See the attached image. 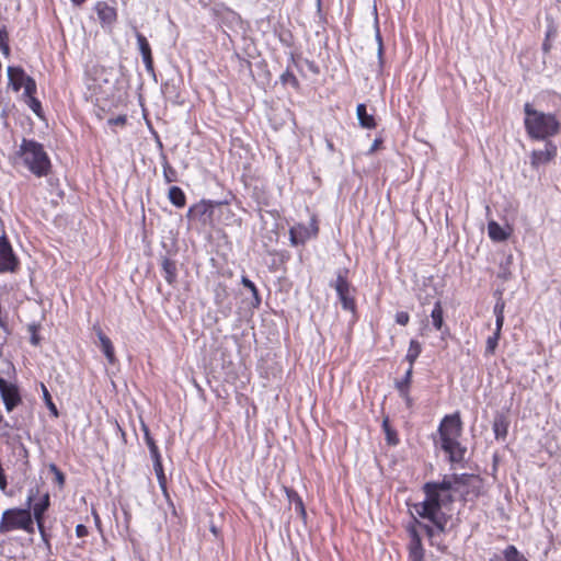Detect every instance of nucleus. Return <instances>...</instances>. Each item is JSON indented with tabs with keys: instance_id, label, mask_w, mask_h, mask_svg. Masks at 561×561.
Here are the masks:
<instances>
[{
	"instance_id": "nucleus-1",
	"label": "nucleus",
	"mask_w": 561,
	"mask_h": 561,
	"mask_svg": "<svg viewBox=\"0 0 561 561\" xmlns=\"http://www.w3.org/2000/svg\"><path fill=\"white\" fill-rule=\"evenodd\" d=\"M478 482V478L471 474H453L444 477L440 482L424 484L425 499L415 503L412 508L414 514L428 522H416V524L426 534L432 546L442 548V534L445 533L449 520L446 508L454 501V496L456 494L465 499L476 496L474 490Z\"/></svg>"
},
{
	"instance_id": "nucleus-2",
	"label": "nucleus",
	"mask_w": 561,
	"mask_h": 561,
	"mask_svg": "<svg viewBox=\"0 0 561 561\" xmlns=\"http://www.w3.org/2000/svg\"><path fill=\"white\" fill-rule=\"evenodd\" d=\"M16 158L35 176H46L50 171V160L42 144L23 138Z\"/></svg>"
},
{
	"instance_id": "nucleus-3",
	"label": "nucleus",
	"mask_w": 561,
	"mask_h": 561,
	"mask_svg": "<svg viewBox=\"0 0 561 561\" xmlns=\"http://www.w3.org/2000/svg\"><path fill=\"white\" fill-rule=\"evenodd\" d=\"M525 128L535 139H546L554 136L560 129V123L553 114L533 108L529 103L524 106Z\"/></svg>"
},
{
	"instance_id": "nucleus-4",
	"label": "nucleus",
	"mask_w": 561,
	"mask_h": 561,
	"mask_svg": "<svg viewBox=\"0 0 561 561\" xmlns=\"http://www.w3.org/2000/svg\"><path fill=\"white\" fill-rule=\"evenodd\" d=\"M16 529L34 533L33 517L27 508H10L2 513L0 533L7 534Z\"/></svg>"
},
{
	"instance_id": "nucleus-5",
	"label": "nucleus",
	"mask_w": 561,
	"mask_h": 561,
	"mask_svg": "<svg viewBox=\"0 0 561 561\" xmlns=\"http://www.w3.org/2000/svg\"><path fill=\"white\" fill-rule=\"evenodd\" d=\"M190 227L207 233L210 226V203L201 201L190 207L187 213Z\"/></svg>"
},
{
	"instance_id": "nucleus-6",
	"label": "nucleus",
	"mask_w": 561,
	"mask_h": 561,
	"mask_svg": "<svg viewBox=\"0 0 561 561\" xmlns=\"http://www.w3.org/2000/svg\"><path fill=\"white\" fill-rule=\"evenodd\" d=\"M9 85L15 91L24 88V95L31 98L36 92L35 80L26 76L21 67H8Z\"/></svg>"
},
{
	"instance_id": "nucleus-7",
	"label": "nucleus",
	"mask_w": 561,
	"mask_h": 561,
	"mask_svg": "<svg viewBox=\"0 0 561 561\" xmlns=\"http://www.w3.org/2000/svg\"><path fill=\"white\" fill-rule=\"evenodd\" d=\"M19 267V259L13 252V249L3 234L0 237V273H14Z\"/></svg>"
},
{
	"instance_id": "nucleus-8",
	"label": "nucleus",
	"mask_w": 561,
	"mask_h": 561,
	"mask_svg": "<svg viewBox=\"0 0 561 561\" xmlns=\"http://www.w3.org/2000/svg\"><path fill=\"white\" fill-rule=\"evenodd\" d=\"M333 286L339 296L343 309L353 312L355 310V302L352 295V288L346 277L339 273Z\"/></svg>"
},
{
	"instance_id": "nucleus-9",
	"label": "nucleus",
	"mask_w": 561,
	"mask_h": 561,
	"mask_svg": "<svg viewBox=\"0 0 561 561\" xmlns=\"http://www.w3.org/2000/svg\"><path fill=\"white\" fill-rule=\"evenodd\" d=\"M0 396L8 412H11L21 403V397L18 387L14 383L8 382L2 377H0Z\"/></svg>"
},
{
	"instance_id": "nucleus-10",
	"label": "nucleus",
	"mask_w": 561,
	"mask_h": 561,
	"mask_svg": "<svg viewBox=\"0 0 561 561\" xmlns=\"http://www.w3.org/2000/svg\"><path fill=\"white\" fill-rule=\"evenodd\" d=\"M318 232V227L314 220H310L308 225L298 224L290 228V241L293 244L305 243L310 238L314 237Z\"/></svg>"
},
{
	"instance_id": "nucleus-11",
	"label": "nucleus",
	"mask_w": 561,
	"mask_h": 561,
	"mask_svg": "<svg viewBox=\"0 0 561 561\" xmlns=\"http://www.w3.org/2000/svg\"><path fill=\"white\" fill-rule=\"evenodd\" d=\"M135 35L137 39L138 49L140 51L147 72L154 73L153 58L149 42L147 41L146 36H144L138 31L135 32Z\"/></svg>"
},
{
	"instance_id": "nucleus-12",
	"label": "nucleus",
	"mask_w": 561,
	"mask_h": 561,
	"mask_svg": "<svg viewBox=\"0 0 561 561\" xmlns=\"http://www.w3.org/2000/svg\"><path fill=\"white\" fill-rule=\"evenodd\" d=\"M225 279L222 283L218 282L217 288L215 289V301L221 307L224 314H227L231 310L232 301L230 297V286Z\"/></svg>"
},
{
	"instance_id": "nucleus-13",
	"label": "nucleus",
	"mask_w": 561,
	"mask_h": 561,
	"mask_svg": "<svg viewBox=\"0 0 561 561\" xmlns=\"http://www.w3.org/2000/svg\"><path fill=\"white\" fill-rule=\"evenodd\" d=\"M461 422L458 414L446 415L439 426L440 436H459Z\"/></svg>"
},
{
	"instance_id": "nucleus-14",
	"label": "nucleus",
	"mask_w": 561,
	"mask_h": 561,
	"mask_svg": "<svg viewBox=\"0 0 561 561\" xmlns=\"http://www.w3.org/2000/svg\"><path fill=\"white\" fill-rule=\"evenodd\" d=\"M556 154L557 147L551 142H547L543 149L533 151L531 163L535 167L546 164L551 161Z\"/></svg>"
},
{
	"instance_id": "nucleus-15",
	"label": "nucleus",
	"mask_w": 561,
	"mask_h": 561,
	"mask_svg": "<svg viewBox=\"0 0 561 561\" xmlns=\"http://www.w3.org/2000/svg\"><path fill=\"white\" fill-rule=\"evenodd\" d=\"M94 9L102 24L112 25L117 19L116 9L105 1H99Z\"/></svg>"
},
{
	"instance_id": "nucleus-16",
	"label": "nucleus",
	"mask_w": 561,
	"mask_h": 561,
	"mask_svg": "<svg viewBox=\"0 0 561 561\" xmlns=\"http://www.w3.org/2000/svg\"><path fill=\"white\" fill-rule=\"evenodd\" d=\"M93 330L96 333V336L100 341V347L105 355L106 359L110 364H114L115 362V351L111 340L103 333L102 329L99 325H94Z\"/></svg>"
},
{
	"instance_id": "nucleus-17",
	"label": "nucleus",
	"mask_w": 561,
	"mask_h": 561,
	"mask_svg": "<svg viewBox=\"0 0 561 561\" xmlns=\"http://www.w3.org/2000/svg\"><path fill=\"white\" fill-rule=\"evenodd\" d=\"M48 507H49V495L48 494H45L43 496V499L39 502L35 503L33 506L34 519L37 523V527H38L39 533L43 538L45 537L43 517H44V513L47 511Z\"/></svg>"
},
{
	"instance_id": "nucleus-18",
	"label": "nucleus",
	"mask_w": 561,
	"mask_h": 561,
	"mask_svg": "<svg viewBox=\"0 0 561 561\" xmlns=\"http://www.w3.org/2000/svg\"><path fill=\"white\" fill-rule=\"evenodd\" d=\"M458 437L459 436H440L442 448L449 454L451 461H457L461 458V455H458L460 449L457 440Z\"/></svg>"
},
{
	"instance_id": "nucleus-19",
	"label": "nucleus",
	"mask_w": 561,
	"mask_h": 561,
	"mask_svg": "<svg viewBox=\"0 0 561 561\" xmlns=\"http://www.w3.org/2000/svg\"><path fill=\"white\" fill-rule=\"evenodd\" d=\"M356 116L360 127L373 129L376 127V122L373 115L367 113L365 104H358L356 107Z\"/></svg>"
},
{
	"instance_id": "nucleus-20",
	"label": "nucleus",
	"mask_w": 561,
	"mask_h": 561,
	"mask_svg": "<svg viewBox=\"0 0 561 561\" xmlns=\"http://www.w3.org/2000/svg\"><path fill=\"white\" fill-rule=\"evenodd\" d=\"M162 271L164 279L172 285L176 280V264L174 261L164 257L162 260Z\"/></svg>"
},
{
	"instance_id": "nucleus-21",
	"label": "nucleus",
	"mask_w": 561,
	"mask_h": 561,
	"mask_svg": "<svg viewBox=\"0 0 561 561\" xmlns=\"http://www.w3.org/2000/svg\"><path fill=\"white\" fill-rule=\"evenodd\" d=\"M488 233L493 241L497 242L505 241L508 238V233L496 221L488 224Z\"/></svg>"
},
{
	"instance_id": "nucleus-22",
	"label": "nucleus",
	"mask_w": 561,
	"mask_h": 561,
	"mask_svg": "<svg viewBox=\"0 0 561 561\" xmlns=\"http://www.w3.org/2000/svg\"><path fill=\"white\" fill-rule=\"evenodd\" d=\"M431 320L433 327L437 331H443L444 329V311L440 301H436L434 308L431 312Z\"/></svg>"
},
{
	"instance_id": "nucleus-23",
	"label": "nucleus",
	"mask_w": 561,
	"mask_h": 561,
	"mask_svg": "<svg viewBox=\"0 0 561 561\" xmlns=\"http://www.w3.org/2000/svg\"><path fill=\"white\" fill-rule=\"evenodd\" d=\"M508 422L503 416H496L493 422V431L496 438H505L507 435Z\"/></svg>"
},
{
	"instance_id": "nucleus-24",
	"label": "nucleus",
	"mask_w": 561,
	"mask_h": 561,
	"mask_svg": "<svg viewBox=\"0 0 561 561\" xmlns=\"http://www.w3.org/2000/svg\"><path fill=\"white\" fill-rule=\"evenodd\" d=\"M421 352H422L421 344L417 341H415V340H411L409 348H408V352H407V355H405V359L410 364L409 367L413 368V364L417 359V357L420 356Z\"/></svg>"
},
{
	"instance_id": "nucleus-25",
	"label": "nucleus",
	"mask_w": 561,
	"mask_h": 561,
	"mask_svg": "<svg viewBox=\"0 0 561 561\" xmlns=\"http://www.w3.org/2000/svg\"><path fill=\"white\" fill-rule=\"evenodd\" d=\"M169 199L176 207H183L186 202L183 191L178 186L170 187Z\"/></svg>"
},
{
	"instance_id": "nucleus-26",
	"label": "nucleus",
	"mask_w": 561,
	"mask_h": 561,
	"mask_svg": "<svg viewBox=\"0 0 561 561\" xmlns=\"http://www.w3.org/2000/svg\"><path fill=\"white\" fill-rule=\"evenodd\" d=\"M153 460V469L158 479V482L163 491H165L167 478L163 471L161 457L152 459Z\"/></svg>"
},
{
	"instance_id": "nucleus-27",
	"label": "nucleus",
	"mask_w": 561,
	"mask_h": 561,
	"mask_svg": "<svg viewBox=\"0 0 561 561\" xmlns=\"http://www.w3.org/2000/svg\"><path fill=\"white\" fill-rule=\"evenodd\" d=\"M500 335H501V330H499V327H495V331H494L493 335L489 336L486 340L485 355L494 354V352L497 347Z\"/></svg>"
},
{
	"instance_id": "nucleus-28",
	"label": "nucleus",
	"mask_w": 561,
	"mask_h": 561,
	"mask_svg": "<svg viewBox=\"0 0 561 561\" xmlns=\"http://www.w3.org/2000/svg\"><path fill=\"white\" fill-rule=\"evenodd\" d=\"M504 308L505 302L500 298L494 306V314H495V327H499V330H502L504 323Z\"/></svg>"
},
{
	"instance_id": "nucleus-29",
	"label": "nucleus",
	"mask_w": 561,
	"mask_h": 561,
	"mask_svg": "<svg viewBox=\"0 0 561 561\" xmlns=\"http://www.w3.org/2000/svg\"><path fill=\"white\" fill-rule=\"evenodd\" d=\"M412 373H413V368L409 367L408 370L405 371L403 380L397 383V387H398L401 396L407 398L408 401H410V399L408 397V387L411 381Z\"/></svg>"
},
{
	"instance_id": "nucleus-30",
	"label": "nucleus",
	"mask_w": 561,
	"mask_h": 561,
	"mask_svg": "<svg viewBox=\"0 0 561 561\" xmlns=\"http://www.w3.org/2000/svg\"><path fill=\"white\" fill-rule=\"evenodd\" d=\"M290 504L295 506V511L302 517H306V511L301 499L295 492H287Z\"/></svg>"
},
{
	"instance_id": "nucleus-31",
	"label": "nucleus",
	"mask_w": 561,
	"mask_h": 561,
	"mask_svg": "<svg viewBox=\"0 0 561 561\" xmlns=\"http://www.w3.org/2000/svg\"><path fill=\"white\" fill-rule=\"evenodd\" d=\"M163 176L167 183H172L178 181V172L171 164L163 159Z\"/></svg>"
},
{
	"instance_id": "nucleus-32",
	"label": "nucleus",
	"mask_w": 561,
	"mask_h": 561,
	"mask_svg": "<svg viewBox=\"0 0 561 561\" xmlns=\"http://www.w3.org/2000/svg\"><path fill=\"white\" fill-rule=\"evenodd\" d=\"M505 561H528L514 546H508L504 550Z\"/></svg>"
},
{
	"instance_id": "nucleus-33",
	"label": "nucleus",
	"mask_w": 561,
	"mask_h": 561,
	"mask_svg": "<svg viewBox=\"0 0 561 561\" xmlns=\"http://www.w3.org/2000/svg\"><path fill=\"white\" fill-rule=\"evenodd\" d=\"M382 427H383V431H385V434H386V440H387V443H388L389 445H392V446L397 445V444H398V442H399V439H398V437H397V433H396V431H393V430L389 426V424H388V421H387V420H385V421H383Z\"/></svg>"
},
{
	"instance_id": "nucleus-34",
	"label": "nucleus",
	"mask_w": 561,
	"mask_h": 561,
	"mask_svg": "<svg viewBox=\"0 0 561 561\" xmlns=\"http://www.w3.org/2000/svg\"><path fill=\"white\" fill-rule=\"evenodd\" d=\"M409 550H424L422 547L421 537L415 529L411 530V541L409 545Z\"/></svg>"
},
{
	"instance_id": "nucleus-35",
	"label": "nucleus",
	"mask_w": 561,
	"mask_h": 561,
	"mask_svg": "<svg viewBox=\"0 0 561 561\" xmlns=\"http://www.w3.org/2000/svg\"><path fill=\"white\" fill-rule=\"evenodd\" d=\"M42 390H43V397H44V400L46 402V405L48 407V409L50 410V412L57 416L58 415V411H57V408L56 405L54 404L53 400H51V397L47 390V388L45 387L44 383H42Z\"/></svg>"
},
{
	"instance_id": "nucleus-36",
	"label": "nucleus",
	"mask_w": 561,
	"mask_h": 561,
	"mask_svg": "<svg viewBox=\"0 0 561 561\" xmlns=\"http://www.w3.org/2000/svg\"><path fill=\"white\" fill-rule=\"evenodd\" d=\"M242 284L244 285V287H247L251 290L253 298L255 300V305L256 306L260 305L261 299H260V296H259V293H257V289H256L254 283L247 277H242Z\"/></svg>"
},
{
	"instance_id": "nucleus-37",
	"label": "nucleus",
	"mask_w": 561,
	"mask_h": 561,
	"mask_svg": "<svg viewBox=\"0 0 561 561\" xmlns=\"http://www.w3.org/2000/svg\"><path fill=\"white\" fill-rule=\"evenodd\" d=\"M7 42H8V33L4 28H1L0 30V50L4 55H9V53H10V48H9V45Z\"/></svg>"
},
{
	"instance_id": "nucleus-38",
	"label": "nucleus",
	"mask_w": 561,
	"mask_h": 561,
	"mask_svg": "<svg viewBox=\"0 0 561 561\" xmlns=\"http://www.w3.org/2000/svg\"><path fill=\"white\" fill-rule=\"evenodd\" d=\"M146 440H147V445L149 447V451H150L151 458L156 459V458L161 457L160 453H159V449H158V446L154 444L153 439L151 437H149L148 434H146Z\"/></svg>"
},
{
	"instance_id": "nucleus-39",
	"label": "nucleus",
	"mask_w": 561,
	"mask_h": 561,
	"mask_svg": "<svg viewBox=\"0 0 561 561\" xmlns=\"http://www.w3.org/2000/svg\"><path fill=\"white\" fill-rule=\"evenodd\" d=\"M126 121H127L126 115H118L117 117L110 118L107 121V124L110 126H121V127H123V126H125Z\"/></svg>"
},
{
	"instance_id": "nucleus-40",
	"label": "nucleus",
	"mask_w": 561,
	"mask_h": 561,
	"mask_svg": "<svg viewBox=\"0 0 561 561\" xmlns=\"http://www.w3.org/2000/svg\"><path fill=\"white\" fill-rule=\"evenodd\" d=\"M410 316L405 311H399L396 314V322L400 325H407L409 323Z\"/></svg>"
},
{
	"instance_id": "nucleus-41",
	"label": "nucleus",
	"mask_w": 561,
	"mask_h": 561,
	"mask_svg": "<svg viewBox=\"0 0 561 561\" xmlns=\"http://www.w3.org/2000/svg\"><path fill=\"white\" fill-rule=\"evenodd\" d=\"M50 469L55 473L57 483L59 485H64V483H65V476H64V473L55 465H51Z\"/></svg>"
},
{
	"instance_id": "nucleus-42",
	"label": "nucleus",
	"mask_w": 561,
	"mask_h": 561,
	"mask_svg": "<svg viewBox=\"0 0 561 561\" xmlns=\"http://www.w3.org/2000/svg\"><path fill=\"white\" fill-rule=\"evenodd\" d=\"M409 558L411 561H423L424 550H409Z\"/></svg>"
},
{
	"instance_id": "nucleus-43",
	"label": "nucleus",
	"mask_w": 561,
	"mask_h": 561,
	"mask_svg": "<svg viewBox=\"0 0 561 561\" xmlns=\"http://www.w3.org/2000/svg\"><path fill=\"white\" fill-rule=\"evenodd\" d=\"M88 528L82 525V524H79L77 525L76 527V535L79 537V538H82V537H85L88 535Z\"/></svg>"
},
{
	"instance_id": "nucleus-44",
	"label": "nucleus",
	"mask_w": 561,
	"mask_h": 561,
	"mask_svg": "<svg viewBox=\"0 0 561 561\" xmlns=\"http://www.w3.org/2000/svg\"><path fill=\"white\" fill-rule=\"evenodd\" d=\"M376 39H377V43H378V56L381 57V54H382V41H381V36H380V33H379L378 28H377V32H376Z\"/></svg>"
},
{
	"instance_id": "nucleus-45",
	"label": "nucleus",
	"mask_w": 561,
	"mask_h": 561,
	"mask_svg": "<svg viewBox=\"0 0 561 561\" xmlns=\"http://www.w3.org/2000/svg\"><path fill=\"white\" fill-rule=\"evenodd\" d=\"M30 99H31V101H32V105H31V107L33 108V111H34V112H36V113H37V108H39V107H41L39 102H38L36 99H34V98H33V95H32Z\"/></svg>"
},
{
	"instance_id": "nucleus-46",
	"label": "nucleus",
	"mask_w": 561,
	"mask_h": 561,
	"mask_svg": "<svg viewBox=\"0 0 561 561\" xmlns=\"http://www.w3.org/2000/svg\"><path fill=\"white\" fill-rule=\"evenodd\" d=\"M288 78H290V79L293 80V82H294V83H296V82H297L296 78H295L290 72H286V73H284V75L282 76V80H283L284 82H286Z\"/></svg>"
},
{
	"instance_id": "nucleus-47",
	"label": "nucleus",
	"mask_w": 561,
	"mask_h": 561,
	"mask_svg": "<svg viewBox=\"0 0 561 561\" xmlns=\"http://www.w3.org/2000/svg\"><path fill=\"white\" fill-rule=\"evenodd\" d=\"M380 145V140L376 139L373 145H371V148H370V151H375Z\"/></svg>"
},
{
	"instance_id": "nucleus-48",
	"label": "nucleus",
	"mask_w": 561,
	"mask_h": 561,
	"mask_svg": "<svg viewBox=\"0 0 561 561\" xmlns=\"http://www.w3.org/2000/svg\"><path fill=\"white\" fill-rule=\"evenodd\" d=\"M73 4L76 5H80L82 4L85 0H71Z\"/></svg>"
}]
</instances>
